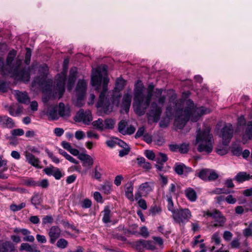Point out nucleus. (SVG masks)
<instances>
[{"instance_id":"nucleus-1","label":"nucleus","mask_w":252,"mask_h":252,"mask_svg":"<svg viewBox=\"0 0 252 252\" xmlns=\"http://www.w3.org/2000/svg\"><path fill=\"white\" fill-rule=\"evenodd\" d=\"M16 54L15 50H11L8 54L4 66L2 59L0 58V71L4 67L6 71L17 79L28 82L30 78V71L26 67H21L22 60L19 58L15 59Z\"/></svg>"},{"instance_id":"nucleus-2","label":"nucleus","mask_w":252,"mask_h":252,"mask_svg":"<svg viewBox=\"0 0 252 252\" xmlns=\"http://www.w3.org/2000/svg\"><path fill=\"white\" fill-rule=\"evenodd\" d=\"M167 106L166 109V115L171 117L175 115V125L179 129H182L189 120V101L181 99L176 103Z\"/></svg>"},{"instance_id":"nucleus-3","label":"nucleus","mask_w":252,"mask_h":252,"mask_svg":"<svg viewBox=\"0 0 252 252\" xmlns=\"http://www.w3.org/2000/svg\"><path fill=\"white\" fill-rule=\"evenodd\" d=\"M151 100V97L145 93L142 85L135 86L134 89L133 106L137 113L144 114L150 105Z\"/></svg>"},{"instance_id":"nucleus-4","label":"nucleus","mask_w":252,"mask_h":252,"mask_svg":"<svg viewBox=\"0 0 252 252\" xmlns=\"http://www.w3.org/2000/svg\"><path fill=\"white\" fill-rule=\"evenodd\" d=\"M196 142L198 144V150L200 152L210 153L213 150V136L210 134V129L206 128L203 131L200 130L196 136Z\"/></svg>"},{"instance_id":"nucleus-5","label":"nucleus","mask_w":252,"mask_h":252,"mask_svg":"<svg viewBox=\"0 0 252 252\" xmlns=\"http://www.w3.org/2000/svg\"><path fill=\"white\" fill-rule=\"evenodd\" d=\"M162 93V89H157L156 93L160 95L158 99V103L153 101L150 106V111L148 113L149 116L152 118L154 121L157 122L160 119L162 113V107L165 103L166 97L164 95L161 96Z\"/></svg>"},{"instance_id":"nucleus-6","label":"nucleus","mask_w":252,"mask_h":252,"mask_svg":"<svg viewBox=\"0 0 252 252\" xmlns=\"http://www.w3.org/2000/svg\"><path fill=\"white\" fill-rule=\"evenodd\" d=\"M109 82V79L107 77H104L103 79L102 89L100 92L99 99L97 103V107H102L106 114H109L112 110V106L109 100L106 96L107 93V85Z\"/></svg>"},{"instance_id":"nucleus-7","label":"nucleus","mask_w":252,"mask_h":252,"mask_svg":"<svg viewBox=\"0 0 252 252\" xmlns=\"http://www.w3.org/2000/svg\"><path fill=\"white\" fill-rule=\"evenodd\" d=\"M107 66L106 65H103L101 67H98L96 69H93L91 75L92 85L95 87V90L98 92L101 87V84L102 80V72L104 75L106 74Z\"/></svg>"},{"instance_id":"nucleus-8","label":"nucleus","mask_w":252,"mask_h":252,"mask_svg":"<svg viewBox=\"0 0 252 252\" xmlns=\"http://www.w3.org/2000/svg\"><path fill=\"white\" fill-rule=\"evenodd\" d=\"M211 110L203 106L194 107V103L190 100V120L192 122H197L201 117L211 112Z\"/></svg>"},{"instance_id":"nucleus-9","label":"nucleus","mask_w":252,"mask_h":252,"mask_svg":"<svg viewBox=\"0 0 252 252\" xmlns=\"http://www.w3.org/2000/svg\"><path fill=\"white\" fill-rule=\"evenodd\" d=\"M74 120L76 122H83L85 125H88L93 120V117L90 110L85 111L81 109L76 113Z\"/></svg>"},{"instance_id":"nucleus-10","label":"nucleus","mask_w":252,"mask_h":252,"mask_svg":"<svg viewBox=\"0 0 252 252\" xmlns=\"http://www.w3.org/2000/svg\"><path fill=\"white\" fill-rule=\"evenodd\" d=\"M32 86L38 85L43 92H48L51 90L53 82L52 80L47 79L45 77H36L32 83Z\"/></svg>"},{"instance_id":"nucleus-11","label":"nucleus","mask_w":252,"mask_h":252,"mask_svg":"<svg viewBox=\"0 0 252 252\" xmlns=\"http://www.w3.org/2000/svg\"><path fill=\"white\" fill-rule=\"evenodd\" d=\"M233 133V129L231 124L226 125L221 130L220 136L222 139V143L227 145L230 141Z\"/></svg>"},{"instance_id":"nucleus-12","label":"nucleus","mask_w":252,"mask_h":252,"mask_svg":"<svg viewBox=\"0 0 252 252\" xmlns=\"http://www.w3.org/2000/svg\"><path fill=\"white\" fill-rule=\"evenodd\" d=\"M66 81L65 73L62 75H59L57 79V82L54 86L55 94L58 93L59 98L62 97V95L65 91L64 85Z\"/></svg>"},{"instance_id":"nucleus-13","label":"nucleus","mask_w":252,"mask_h":252,"mask_svg":"<svg viewBox=\"0 0 252 252\" xmlns=\"http://www.w3.org/2000/svg\"><path fill=\"white\" fill-rule=\"evenodd\" d=\"M189 214L188 209H180L173 212V217L177 222L184 223L188 221Z\"/></svg>"},{"instance_id":"nucleus-14","label":"nucleus","mask_w":252,"mask_h":252,"mask_svg":"<svg viewBox=\"0 0 252 252\" xmlns=\"http://www.w3.org/2000/svg\"><path fill=\"white\" fill-rule=\"evenodd\" d=\"M86 82L84 80H79L75 89L78 99H83L86 94Z\"/></svg>"},{"instance_id":"nucleus-15","label":"nucleus","mask_w":252,"mask_h":252,"mask_svg":"<svg viewBox=\"0 0 252 252\" xmlns=\"http://www.w3.org/2000/svg\"><path fill=\"white\" fill-rule=\"evenodd\" d=\"M61 229L58 226H52L49 231L48 235L50 237V242L53 244L61 235Z\"/></svg>"},{"instance_id":"nucleus-16","label":"nucleus","mask_w":252,"mask_h":252,"mask_svg":"<svg viewBox=\"0 0 252 252\" xmlns=\"http://www.w3.org/2000/svg\"><path fill=\"white\" fill-rule=\"evenodd\" d=\"M44 171L48 175H53L56 179L59 180L63 176V174L60 170L53 166L45 168Z\"/></svg>"},{"instance_id":"nucleus-17","label":"nucleus","mask_w":252,"mask_h":252,"mask_svg":"<svg viewBox=\"0 0 252 252\" xmlns=\"http://www.w3.org/2000/svg\"><path fill=\"white\" fill-rule=\"evenodd\" d=\"M78 158L84 162L83 163V166H89L90 167L92 165H93L94 163L93 159L89 155L85 154H80L79 155Z\"/></svg>"},{"instance_id":"nucleus-18","label":"nucleus","mask_w":252,"mask_h":252,"mask_svg":"<svg viewBox=\"0 0 252 252\" xmlns=\"http://www.w3.org/2000/svg\"><path fill=\"white\" fill-rule=\"evenodd\" d=\"M0 252H15L14 246L12 242L6 241L0 245Z\"/></svg>"},{"instance_id":"nucleus-19","label":"nucleus","mask_w":252,"mask_h":252,"mask_svg":"<svg viewBox=\"0 0 252 252\" xmlns=\"http://www.w3.org/2000/svg\"><path fill=\"white\" fill-rule=\"evenodd\" d=\"M15 95L18 102L22 103H28L30 101L29 97L26 93H23L19 91L15 92Z\"/></svg>"},{"instance_id":"nucleus-20","label":"nucleus","mask_w":252,"mask_h":252,"mask_svg":"<svg viewBox=\"0 0 252 252\" xmlns=\"http://www.w3.org/2000/svg\"><path fill=\"white\" fill-rule=\"evenodd\" d=\"M25 157L28 162L33 166L38 167L39 160L34 155L29 152H26Z\"/></svg>"},{"instance_id":"nucleus-21","label":"nucleus","mask_w":252,"mask_h":252,"mask_svg":"<svg viewBox=\"0 0 252 252\" xmlns=\"http://www.w3.org/2000/svg\"><path fill=\"white\" fill-rule=\"evenodd\" d=\"M131 101V95L128 94H125L123 98L122 107L126 111L129 110Z\"/></svg>"},{"instance_id":"nucleus-22","label":"nucleus","mask_w":252,"mask_h":252,"mask_svg":"<svg viewBox=\"0 0 252 252\" xmlns=\"http://www.w3.org/2000/svg\"><path fill=\"white\" fill-rule=\"evenodd\" d=\"M0 125H4L9 128L14 126V123L13 120L6 115L0 116Z\"/></svg>"},{"instance_id":"nucleus-23","label":"nucleus","mask_w":252,"mask_h":252,"mask_svg":"<svg viewBox=\"0 0 252 252\" xmlns=\"http://www.w3.org/2000/svg\"><path fill=\"white\" fill-rule=\"evenodd\" d=\"M59 114L60 117H68L70 115L69 109L65 107L64 103L60 102L59 104Z\"/></svg>"},{"instance_id":"nucleus-24","label":"nucleus","mask_w":252,"mask_h":252,"mask_svg":"<svg viewBox=\"0 0 252 252\" xmlns=\"http://www.w3.org/2000/svg\"><path fill=\"white\" fill-rule=\"evenodd\" d=\"M251 178H252V176L244 172L238 173L235 177V179L238 182H242Z\"/></svg>"},{"instance_id":"nucleus-25","label":"nucleus","mask_w":252,"mask_h":252,"mask_svg":"<svg viewBox=\"0 0 252 252\" xmlns=\"http://www.w3.org/2000/svg\"><path fill=\"white\" fill-rule=\"evenodd\" d=\"M133 184L132 182L127 183L126 185L125 193L126 197L130 200L133 199Z\"/></svg>"},{"instance_id":"nucleus-26","label":"nucleus","mask_w":252,"mask_h":252,"mask_svg":"<svg viewBox=\"0 0 252 252\" xmlns=\"http://www.w3.org/2000/svg\"><path fill=\"white\" fill-rule=\"evenodd\" d=\"M47 115L49 119L52 120H57L59 118L57 114V109L56 107H52L48 108Z\"/></svg>"},{"instance_id":"nucleus-27","label":"nucleus","mask_w":252,"mask_h":252,"mask_svg":"<svg viewBox=\"0 0 252 252\" xmlns=\"http://www.w3.org/2000/svg\"><path fill=\"white\" fill-rule=\"evenodd\" d=\"M152 190V187L148 182L141 184L139 188V191L141 192L143 194H147Z\"/></svg>"},{"instance_id":"nucleus-28","label":"nucleus","mask_w":252,"mask_h":252,"mask_svg":"<svg viewBox=\"0 0 252 252\" xmlns=\"http://www.w3.org/2000/svg\"><path fill=\"white\" fill-rule=\"evenodd\" d=\"M92 124L94 128L98 130L102 131L104 130V121L101 119L99 118L96 121H94Z\"/></svg>"},{"instance_id":"nucleus-29","label":"nucleus","mask_w":252,"mask_h":252,"mask_svg":"<svg viewBox=\"0 0 252 252\" xmlns=\"http://www.w3.org/2000/svg\"><path fill=\"white\" fill-rule=\"evenodd\" d=\"M246 137L249 139H252V122H250L248 123L246 132L243 135V140H244Z\"/></svg>"},{"instance_id":"nucleus-30","label":"nucleus","mask_w":252,"mask_h":252,"mask_svg":"<svg viewBox=\"0 0 252 252\" xmlns=\"http://www.w3.org/2000/svg\"><path fill=\"white\" fill-rule=\"evenodd\" d=\"M48 71V67L45 64L40 65L39 67L38 72L40 77H45L46 78Z\"/></svg>"},{"instance_id":"nucleus-31","label":"nucleus","mask_w":252,"mask_h":252,"mask_svg":"<svg viewBox=\"0 0 252 252\" xmlns=\"http://www.w3.org/2000/svg\"><path fill=\"white\" fill-rule=\"evenodd\" d=\"M115 121L112 119H106L104 121V129H112L114 127Z\"/></svg>"},{"instance_id":"nucleus-32","label":"nucleus","mask_w":252,"mask_h":252,"mask_svg":"<svg viewBox=\"0 0 252 252\" xmlns=\"http://www.w3.org/2000/svg\"><path fill=\"white\" fill-rule=\"evenodd\" d=\"M168 159L167 155L162 153H159L157 157L156 158V161L157 163L163 164Z\"/></svg>"},{"instance_id":"nucleus-33","label":"nucleus","mask_w":252,"mask_h":252,"mask_svg":"<svg viewBox=\"0 0 252 252\" xmlns=\"http://www.w3.org/2000/svg\"><path fill=\"white\" fill-rule=\"evenodd\" d=\"M59 152L61 155H62L64 156L66 159L70 161V162L74 163L75 164H78V162L74 158H73L71 156L68 155L66 152H65L64 150L62 149H59Z\"/></svg>"},{"instance_id":"nucleus-34","label":"nucleus","mask_w":252,"mask_h":252,"mask_svg":"<svg viewBox=\"0 0 252 252\" xmlns=\"http://www.w3.org/2000/svg\"><path fill=\"white\" fill-rule=\"evenodd\" d=\"M206 215L208 216L213 218L215 220L217 219L219 217H220L222 215L220 211L216 209L213 210L212 212L207 211Z\"/></svg>"},{"instance_id":"nucleus-35","label":"nucleus","mask_w":252,"mask_h":252,"mask_svg":"<svg viewBox=\"0 0 252 252\" xmlns=\"http://www.w3.org/2000/svg\"><path fill=\"white\" fill-rule=\"evenodd\" d=\"M127 124L126 121L122 120L118 124V130L123 135H126V127Z\"/></svg>"},{"instance_id":"nucleus-36","label":"nucleus","mask_w":252,"mask_h":252,"mask_svg":"<svg viewBox=\"0 0 252 252\" xmlns=\"http://www.w3.org/2000/svg\"><path fill=\"white\" fill-rule=\"evenodd\" d=\"M41 199L38 193L35 194L31 198V201L32 204L34 205L36 208V206L39 205L41 203Z\"/></svg>"},{"instance_id":"nucleus-37","label":"nucleus","mask_w":252,"mask_h":252,"mask_svg":"<svg viewBox=\"0 0 252 252\" xmlns=\"http://www.w3.org/2000/svg\"><path fill=\"white\" fill-rule=\"evenodd\" d=\"M67 245V241L63 238L59 239L56 243L57 247L62 249L66 248Z\"/></svg>"},{"instance_id":"nucleus-38","label":"nucleus","mask_w":252,"mask_h":252,"mask_svg":"<svg viewBox=\"0 0 252 252\" xmlns=\"http://www.w3.org/2000/svg\"><path fill=\"white\" fill-rule=\"evenodd\" d=\"M216 223H214L213 226L214 227L222 226L226 221V219L222 215L216 219Z\"/></svg>"},{"instance_id":"nucleus-39","label":"nucleus","mask_w":252,"mask_h":252,"mask_svg":"<svg viewBox=\"0 0 252 252\" xmlns=\"http://www.w3.org/2000/svg\"><path fill=\"white\" fill-rule=\"evenodd\" d=\"M209 172V169H203L198 173V176L202 180H207Z\"/></svg>"},{"instance_id":"nucleus-40","label":"nucleus","mask_w":252,"mask_h":252,"mask_svg":"<svg viewBox=\"0 0 252 252\" xmlns=\"http://www.w3.org/2000/svg\"><path fill=\"white\" fill-rule=\"evenodd\" d=\"M186 167L184 164H176L174 167L175 172L178 175H181L183 174L184 168Z\"/></svg>"},{"instance_id":"nucleus-41","label":"nucleus","mask_w":252,"mask_h":252,"mask_svg":"<svg viewBox=\"0 0 252 252\" xmlns=\"http://www.w3.org/2000/svg\"><path fill=\"white\" fill-rule=\"evenodd\" d=\"M25 206L26 204L25 203H21L19 205H17L16 204H13L10 205V209L11 211L13 212H16L24 208V207H25Z\"/></svg>"},{"instance_id":"nucleus-42","label":"nucleus","mask_w":252,"mask_h":252,"mask_svg":"<svg viewBox=\"0 0 252 252\" xmlns=\"http://www.w3.org/2000/svg\"><path fill=\"white\" fill-rule=\"evenodd\" d=\"M231 152L233 155L238 156L242 154V149L239 146L235 145L232 147Z\"/></svg>"},{"instance_id":"nucleus-43","label":"nucleus","mask_w":252,"mask_h":252,"mask_svg":"<svg viewBox=\"0 0 252 252\" xmlns=\"http://www.w3.org/2000/svg\"><path fill=\"white\" fill-rule=\"evenodd\" d=\"M146 240H140L135 242V247L136 250H138L139 252H141L142 249L144 248L145 245Z\"/></svg>"},{"instance_id":"nucleus-44","label":"nucleus","mask_w":252,"mask_h":252,"mask_svg":"<svg viewBox=\"0 0 252 252\" xmlns=\"http://www.w3.org/2000/svg\"><path fill=\"white\" fill-rule=\"evenodd\" d=\"M20 250L31 252L33 251V247L28 243H22L20 246Z\"/></svg>"},{"instance_id":"nucleus-45","label":"nucleus","mask_w":252,"mask_h":252,"mask_svg":"<svg viewBox=\"0 0 252 252\" xmlns=\"http://www.w3.org/2000/svg\"><path fill=\"white\" fill-rule=\"evenodd\" d=\"M116 87L119 90H122L125 85V81L122 78H118L116 83Z\"/></svg>"},{"instance_id":"nucleus-46","label":"nucleus","mask_w":252,"mask_h":252,"mask_svg":"<svg viewBox=\"0 0 252 252\" xmlns=\"http://www.w3.org/2000/svg\"><path fill=\"white\" fill-rule=\"evenodd\" d=\"M23 184L25 186L30 187H34L37 186V183H36L32 179H29L27 180H24L23 182Z\"/></svg>"},{"instance_id":"nucleus-47","label":"nucleus","mask_w":252,"mask_h":252,"mask_svg":"<svg viewBox=\"0 0 252 252\" xmlns=\"http://www.w3.org/2000/svg\"><path fill=\"white\" fill-rule=\"evenodd\" d=\"M32 55L31 50L29 48H26V53L25 55V62L26 64H29L30 63L31 57Z\"/></svg>"},{"instance_id":"nucleus-48","label":"nucleus","mask_w":252,"mask_h":252,"mask_svg":"<svg viewBox=\"0 0 252 252\" xmlns=\"http://www.w3.org/2000/svg\"><path fill=\"white\" fill-rule=\"evenodd\" d=\"M76 78L74 77H71L69 76L68 83H67V90L68 91H71L74 86V84L75 83V82L76 81Z\"/></svg>"},{"instance_id":"nucleus-49","label":"nucleus","mask_w":252,"mask_h":252,"mask_svg":"<svg viewBox=\"0 0 252 252\" xmlns=\"http://www.w3.org/2000/svg\"><path fill=\"white\" fill-rule=\"evenodd\" d=\"M216 152L219 155L223 156L227 154V149L226 147H221V146H219L216 149Z\"/></svg>"},{"instance_id":"nucleus-50","label":"nucleus","mask_w":252,"mask_h":252,"mask_svg":"<svg viewBox=\"0 0 252 252\" xmlns=\"http://www.w3.org/2000/svg\"><path fill=\"white\" fill-rule=\"evenodd\" d=\"M101 189L104 193L108 194L110 193L111 186L108 184H105L101 185Z\"/></svg>"},{"instance_id":"nucleus-51","label":"nucleus","mask_w":252,"mask_h":252,"mask_svg":"<svg viewBox=\"0 0 252 252\" xmlns=\"http://www.w3.org/2000/svg\"><path fill=\"white\" fill-rule=\"evenodd\" d=\"M212 240L215 242L216 245L220 244V238L219 233L216 232L214 233L212 237Z\"/></svg>"},{"instance_id":"nucleus-52","label":"nucleus","mask_w":252,"mask_h":252,"mask_svg":"<svg viewBox=\"0 0 252 252\" xmlns=\"http://www.w3.org/2000/svg\"><path fill=\"white\" fill-rule=\"evenodd\" d=\"M140 234L144 238H147L149 236V233L146 227L143 226L141 228Z\"/></svg>"},{"instance_id":"nucleus-53","label":"nucleus","mask_w":252,"mask_h":252,"mask_svg":"<svg viewBox=\"0 0 252 252\" xmlns=\"http://www.w3.org/2000/svg\"><path fill=\"white\" fill-rule=\"evenodd\" d=\"M167 197V202H168V209L169 210L174 212L173 210V202L172 199V197L170 195H166Z\"/></svg>"},{"instance_id":"nucleus-54","label":"nucleus","mask_w":252,"mask_h":252,"mask_svg":"<svg viewBox=\"0 0 252 252\" xmlns=\"http://www.w3.org/2000/svg\"><path fill=\"white\" fill-rule=\"evenodd\" d=\"M189 150V145L183 144L179 146V151L181 153H187Z\"/></svg>"},{"instance_id":"nucleus-55","label":"nucleus","mask_w":252,"mask_h":252,"mask_svg":"<svg viewBox=\"0 0 252 252\" xmlns=\"http://www.w3.org/2000/svg\"><path fill=\"white\" fill-rule=\"evenodd\" d=\"M85 136V133L81 130H77L75 132V137L77 140L83 139Z\"/></svg>"},{"instance_id":"nucleus-56","label":"nucleus","mask_w":252,"mask_h":252,"mask_svg":"<svg viewBox=\"0 0 252 252\" xmlns=\"http://www.w3.org/2000/svg\"><path fill=\"white\" fill-rule=\"evenodd\" d=\"M160 211V208L157 206H152L150 209V212L152 214V215H155L159 213Z\"/></svg>"},{"instance_id":"nucleus-57","label":"nucleus","mask_w":252,"mask_h":252,"mask_svg":"<svg viewBox=\"0 0 252 252\" xmlns=\"http://www.w3.org/2000/svg\"><path fill=\"white\" fill-rule=\"evenodd\" d=\"M145 243V245L144 246V248H146L148 250H154L156 249V247L153 244V243L152 241L146 240V242Z\"/></svg>"},{"instance_id":"nucleus-58","label":"nucleus","mask_w":252,"mask_h":252,"mask_svg":"<svg viewBox=\"0 0 252 252\" xmlns=\"http://www.w3.org/2000/svg\"><path fill=\"white\" fill-rule=\"evenodd\" d=\"M53 221V218L51 216H46L42 219V224L51 223Z\"/></svg>"},{"instance_id":"nucleus-59","label":"nucleus","mask_w":252,"mask_h":252,"mask_svg":"<svg viewBox=\"0 0 252 252\" xmlns=\"http://www.w3.org/2000/svg\"><path fill=\"white\" fill-rule=\"evenodd\" d=\"M218 175L215 172L211 171L210 170L208 180L209 181L215 180L218 178Z\"/></svg>"},{"instance_id":"nucleus-60","label":"nucleus","mask_w":252,"mask_h":252,"mask_svg":"<svg viewBox=\"0 0 252 252\" xmlns=\"http://www.w3.org/2000/svg\"><path fill=\"white\" fill-rule=\"evenodd\" d=\"M92 205V202L88 199H85L82 202V207L83 208H89Z\"/></svg>"},{"instance_id":"nucleus-61","label":"nucleus","mask_w":252,"mask_h":252,"mask_svg":"<svg viewBox=\"0 0 252 252\" xmlns=\"http://www.w3.org/2000/svg\"><path fill=\"white\" fill-rule=\"evenodd\" d=\"M130 151L129 147H126L122 150L119 151V156L121 157H124L128 154Z\"/></svg>"},{"instance_id":"nucleus-62","label":"nucleus","mask_w":252,"mask_h":252,"mask_svg":"<svg viewBox=\"0 0 252 252\" xmlns=\"http://www.w3.org/2000/svg\"><path fill=\"white\" fill-rule=\"evenodd\" d=\"M11 133L13 136H21L24 134V131L22 129H15L11 131Z\"/></svg>"},{"instance_id":"nucleus-63","label":"nucleus","mask_w":252,"mask_h":252,"mask_svg":"<svg viewBox=\"0 0 252 252\" xmlns=\"http://www.w3.org/2000/svg\"><path fill=\"white\" fill-rule=\"evenodd\" d=\"M232 233L228 231H225L224 232L223 237V239L226 241H230L232 237Z\"/></svg>"},{"instance_id":"nucleus-64","label":"nucleus","mask_w":252,"mask_h":252,"mask_svg":"<svg viewBox=\"0 0 252 252\" xmlns=\"http://www.w3.org/2000/svg\"><path fill=\"white\" fill-rule=\"evenodd\" d=\"M146 157L151 160H153L155 158V155L152 151L146 150L145 151Z\"/></svg>"}]
</instances>
